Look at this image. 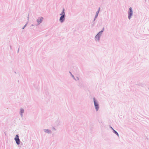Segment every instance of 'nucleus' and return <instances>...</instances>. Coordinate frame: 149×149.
I'll use <instances>...</instances> for the list:
<instances>
[{"instance_id":"nucleus-3","label":"nucleus","mask_w":149,"mask_h":149,"mask_svg":"<svg viewBox=\"0 0 149 149\" xmlns=\"http://www.w3.org/2000/svg\"><path fill=\"white\" fill-rule=\"evenodd\" d=\"M129 18L130 19V18L131 17V16H132V9L131 8H129Z\"/></svg>"},{"instance_id":"nucleus-6","label":"nucleus","mask_w":149,"mask_h":149,"mask_svg":"<svg viewBox=\"0 0 149 149\" xmlns=\"http://www.w3.org/2000/svg\"><path fill=\"white\" fill-rule=\"evenodd\" d=\"M100 32H99L95 36V39L96 40H98L100 38L99 34Z\"/></svg>"},{"instance_id":"nucleus-5","label":"nucleus","mask_w":149,"mask_h":149,"mask_svg":"<svg viewBox=\"0 0 149 149\" xmlns=\"http://www.w3.org/2000/svg\"><path fill=\"white\" fill-rule=\"evenodd\" d=\"M94 104L95 106V109L97 111V110L98 109L99 107H98V104L95 102V100H94Z\"/></svg>"},{"instance_id":"nucleus-8","label":"nucleus","mask_w":149,"mask_h":149,"mask_svg":"<svg viewBox=\"0 0 149 149\" xmlns=\"http://www.w3.org/2000/svg\"><path fill=\"white\" fill-rule=\"evenodd\" d=\"M45 132H49V131L48 130H45Z\"/></svg>"},{"instance_id":"nucleus-7","label":"nucleus","mask_w":149,"mask_h":149,"mask_svg":"<svg viewBox=\"0 0 149 149\" xmlns=\"http://www.w3.org/2000/svg\"><path fill=\"white\" fill-rule=\"evenodd\" d=\"M114 133L115 134H117L118 136V133H117V132L116 131L114 130Z\"/></svg>"},{"instance_id":"nucleus-2","label":"nucleus","mask_w":149,"mask_h":149,"mask_svg":"<svg viewBox=\"0 0 149 149\" xmlns=\"http://www.w3.org/2000/svg\"><path fill=\"white\" fill-rule=\"evenodd\" d=\"M15 139L18 145L20 143V141L19 138V136L18 135H16V136Z\"/></svg>"},{"instance_id":"nucleus-9","label":"nucleus","mask_w":149,"mask_h":149,"mask_svg":"<svg viewBox=\"0 0 149 149\" xmlns=\"http://www.w3.org/2000/svg\"><path fill=\"white\" fill-rule=\"evenodd\" d=\"M21 112L22 113L24 112V110L22 109L21 110Z\"/></svg>"},{"instance_id":"nucleus-4","label":"nucleus","mask_w":149,"mask_h":149,"mask_svg":"<svg viewBox=\"0 0 149 149\" xmlns=\"http://www.w3.org/2000/svg\"><path fill=\"white\" fill-rule=\"evenodd\" d=\"M43 18L42 17H39L37 19V22H38V23L39 24L42 22V21L43 20Z\"/></svg>"},{"instance_id":"nucleus-1","label":"nucleus","mask_w":149,"mask_h":149,"mask_svg":"<svg viewBox=\"0 0 149 149\" xmlns=\"http://www.w3.org/2000/svg\"><path fill=\"white\" fill-rule=\"evenodd\" d=\"M64 11V9H63V12L62 13L60 14V15H61V17L60 18V21L61 22H63L64 19V17L65 15V13Z\"/></svg>"}]
</instances>
